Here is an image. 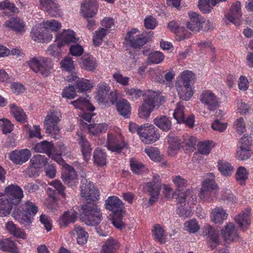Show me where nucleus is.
Instances as JSON below:
<instances>
[{
    "label": "nucleus",
    "mask_w": 253,
    "mask_h": 253,
    "mask_svg": "<svg viewBox=\"0 0 253 253\" xmlns=\"http://www.w3.org/2000/svg\"><path fill=\"white\" fill-rule=\"evenodd\" d=\"M95 201H89L82 207L80 219L87 225L96 226L102 219L100 210Z\"/></svg>",
    "instance_id": "nucleus-1"
},
{
    "label": "nucleus",
    "mask_w": 253,
    "mask_h": 253,
    "mask_svg": "<svg viewBox=\"0 0 253 253\" xmlns=\"http://www.w3.org/2000/svg\"><path fill=\"white\" fill-rule=\"evenodd\" d=\"M29 67L36 73H39L44 77L51 73L52 65L51 61L43 57H34L27 61Z\"/></svg>",
    "instance_id": "nucleus-2"
},
{
    "label": "nucleus",
    "mask_w": 253,
    "mask_h": 253,
    "mask_svg": "<svg viewBox=\"0 0 253 253\" xmlns=\"http://www.w3.org/2000/svg\"><path fill=\"white\" fill-rule=\"evenodd\" d=\"M161 187L162 182L159 175L157 174L154 175L152 181L146 184L144 189L149 192L150 196L148 201L150 206H152L157 201Z\"/></svg>",
    "instance_id": "nucleus-3"
},
{
    "label": "nucleus",
    "mask_w": 253,
    "mask_h": 253,
    "mask_svg": "<svg viewBox=\"0 0 253 253\" xmlns=\"http://www.w3.org/2000/svg\"><path fill=\"white\" fill-rule=\"evenodd\" d=\"M3 194L6 197L4 198L15 206L19 205L23 197L22 189L17 185L11 184L6 187Z\"/></svg>",
    "instance_id": "nucleus-4"
},
{
    "label": "nucleus",
    "mask_w": 253,
    "mask_h": 253,
    "mask_svg": "<svg viewBox=\"0 0 253 253\" xmlns=\"http://www.w3.org/2000/svg\"><path fill=\"white\" fill-rule=\"evenodd\" d=\"M137 32L136 29H133L127 32L125 38L126 44L134 48H140L147 41V38L143 35L134 36Z\"/></svg>",
    "instance_id": "nucleus-5"
},
{
    "label": "nucleus",
    "mask_w": 253,
    "mask_h": 253,
    "mask_svg": "<svg viewBox=\"0 0 253 253\" xmlns=\"http://www.w3.org/2000/svg\"><path fill=\"white\" fill-rule=\"evenodd\" d=\"M200 100L210 111H215L220 105L219 99L209 90L204 91L200 95Z\"/></svg>",
    "instance_id": "nucleus-6"
},
{
    "label": "nucleus",
    "mask_w": 253,
    "mask_h": 253,
    "mask_svg": "<svg viewBox=\"0 0 253 253\" xmlns=\"http://www.w3.org/2000/svg\"><path fill=\"white\" fill-rule=\"evenodd\" d=\"M217 188V186L215 182L209 180H205L200 193V198L203 201H212L213 197L216 195Z\"/></svg>",
    "instance_id": "nucleus-7"
},
{
    "label": "nucleus",
    "mask_w": 253,
    "mask_h": 253,
    "mask_svg": "<svg viewBox=\"0 0 253 253\" xmlns=\"http://www.w3.org/2000/svg\"><path fill=\"white\" fill-rule=\"evenodd\" d=\"M60 119L57 112H51L45 118L44 122V128L47 133L52 135L59 132V128L57 126Z\"/></svg>",
    "instance_id": "nucleus-8"
},
{
    "label": "nucleus",
    "mask_w": 253,
    "mask_h": 253,
    "mask_svg": "<svg viewBox=\"0 0 253 253\" xmlns=\"http://www.w3.org/2000/svg\"><path fill=\"white\" fill-rule=\"evenodd\" d=\"M143 101L153 108H158L165 100L160 92L152 90H147L143 94Z\"/></svg>",
    "instance_id": "nucleus-9"
},
{
    "label": "nucleus",
    "mask_w": 253,
    "mask_h": 253,
    "mask_svg": "<svg viewBox=\"0 0 253 253\" xmlns=\"http://www.w3.org/2000/svg\"><path fill=\"white\" fill-rule=\"evenodd\" d=\"M252 153L251 143L247 137H242L237 147L236 158L238 160L244 161L249 159Z\"/></svg>",
    "instance_id": "nucleus-10"
},
{
    "label": "nucleus",
    "mask_w": 253,
    "mask_h": 253,
    "mask_svg": "<svg viewBox=\"0 0 253 253\" xmlns=\"http://www.w3.org/2000/svg\"><path fill=\"white\" fill-rule=\"evenodd\" d=\"M61 178L70 187L76 186L79 183L76 171L72 167L67 164L63 168Z\"/></svg>",
    "instance_id": "nucleus-11"
},
{
    "label": "nucleus",
    "mask_w": 253,
    "mask_h": 253,
    "mask_svg": "<svg viewBox=\"0 0 253 253\" xmlns=\"http://www.w3.org/2000/svg\"><path fill=\"white\" fill-rule=\"evenodd\" d=\"M87 180L84 179L82 181V185L81 186V196L90 201H96L99 196L98 190L94 188V185L89 182L87 184Z\"/></svg>",
    "instance_id": "nucleus-12"
},
{
    "label": "nucleus",
    "mask_w": 253,
    "mask_h": 253,
    "mask_svg": "<svg viewBox=\"0 0 253 253\" xmlns=\"http://www.w3.org/2000/svg\"><path fill=\"white\" fill-rule=\"evenodd\" d=\"M203 234L207 236L208 246L211 250L215 249L219 245V232L209 224L203 228Z\"/></svg>",
    "instance_id": "nucleus-13"
},
{
    "label": "nucleus",
    "mask_w": 253,
    "mask_h": 253,
    "mask_svg": "<svg viewBox=\"0 0 253 253\" xmlns=\"http://www.w3.org/2000/svg\"><path fill=\"white\" fill-rule=\"evenodd\" d=\"M168 142L169 144L168 153L170 156L175 155L180 148L184 147L182 137L179 138L172 132L169 133L168 136Z\"/></svg>",
    "instance_id": "nucleus-14"
},
{
    "label": "nucleus",
    "mask_w": 253,
    "mask_h": 253,
    "mask_svg": "<svg viewBox=\"0 0 253 253\" xmlns=\"http://www.w3.org/2000/svg\"><path fill=\"white\" fill-rule=\"evenodd\" d=\"M242 16L241 2L237 1L232 4L229 12L226 15V18L230 22L238 25L240 24V19Z\"/></svg>",
    "instance_id": "nucleus-15"
},
{
    "label": "nucleus",
    "mask_w": 253,
    "mask_h": 253,
    "mask_svg": "<svg viewBox=\"0 0 253 253\" xmlns=\"http://www.w3.org/2000/svg\"><path fill=\"white\" fill-rule=\"evenodd\" d=\"M42 9L46 11L51 16L61 15L58 4L55 0H39Z\"/></svg>",
    "instance_id": "nucleus-16"
},
{
    "label": "nucleus",
    "mask_w": 253,
    "mask_h": 253,
    "mask_svg": "<svg viewBox=\"0 0 253 253\" xmlns=\"http://www.w3.org/2000/svg\"><path fill=\"white\" fill-rule=\"evenodd\" d=\"M140 134L142 141L145 144H150L155 142L160 138L159 131L154 126H150L149 128H143Z\"/></svg>",
    "instance_id": "nucleus-17"
},
{
    "label": "nucleus",
    "mask_w": 253,
    "mask_h": 253,
    "mask_svg": "<svg viewBox=\"0 0 253 253\" xmlns=\"http://www.w3.org/2000/svg\"><path fill=\"white\" fill-rule=\"evenodd\" d=\"M96 0H85L81 5V11L85 18H92L97 11Z\"/></svg>",
    "instance_id": "nucleus-18"
},
{
    "label": "nucleus",
    "mask_w": 253,
    "mask_h": 253,
    "mask_svg": "<svg viewBox=\"0 0 253 253\" xmlns=\"http://www.w3.org/2000/svg\"><path fill=\"white\" fill-rule=\"evenodd\" d=\"M239 229L243 232L249 229L251 224L250 210L243 211L235 217Z\"/></svg>",
    "instance_id": "nucleus-19"
},
{
    "label": "nucleus",
    "mask_w": 253,
    "mask_h": 253,
    "mask_svg": "<svg viewBox=\"0 0 253 253\" xmlns=\"http://www.w3.org/2000/svg\"><path fill=\"white\" fill-rule=\"evenodd\" d=\"M31 152L28 149L12 151L9 156L10 159L15 164L22 165L27 162L31 157Z\"/></svg>",
    "instance_id": "nucleus-20"
},
{
    "label": "nucleus",
    "mask_w": 253,
    "mask_h": 253,
    "mask_svg": "<svg viewBox=\"0 0 253 253\" xmlns=\"http://www.w3.org/2000/svg\"><path fill=\"white\" fill-rule=\"evenodd\" d=\"M106 208L112 211L114 214L123 213V203L116 196H111L105 201Z\"/></svg>",
    "instance_id": "nucleus-21"
},
{
    "label": "nucleus",
    "mask_w": 253,
    "mask_h": 253,
    "mask_svg": "<svg viewBox=\"0 0 253 253\" xmlns=\"http://www.w3.org/2000/svg\"><path fill=\"white\" fill-rule=\"evenodd\" d=\"M168 27L169 30L176 34V40L178 41H182L189 38L191 35V33L185 28L180 27L178 23L174 21L169 22Z\"/></svg>",
    "instance_id": "nucleus-22"
},
{
    "label": "nucleus",
    "mask_w": 253,
    "mask_h": 253,
    "mask_svg": "<svg viewBox=\"0 0 253 253\" xmlns=\"http://www.w3.org/2000/svg\"><path fill=\"white\" fill-rule=\"evenodd\" d=\"M204 19L196 13H192L190 15V21L187 23V28L191 31L197 32L203 28Z\"/></svg>",
    "instance_id": "nucleus-23"
},
{
    "label": "nucleus",
    "mask_w": 253,
    "mask_h": 253,
    "mask_svg": "<svg viewBox=\"0 0 253 253\" xmlns=\"http://www.w3.org/2000/svg\"><path fill=\"white\" fill-rule=\"evenodd\" d=\"M221 234L225 241H233L239 237L234 224L231 222L228 223L224 228L221 230Z\"/></svg>",
    "instance_id": "nucleus-24"
},
{
    "label": "nucleus",
    "mask_w": 253,
    "mask_h": 253,
    "mask_svg": "<svg viewBox=\"0 0 253 253\" xmlns=\"http://www.w3.org/2000/svg\"><path fill=\"white\" fill-rule=\"evenodd\" d=\"M79 143L82 147V152L84 156V160L87 162L91 157L92 148L89 142L85 137L81 134H78Z\"/></svg>",
    "instance_id": "nucleus-25"
},
{
    "label": "nucleus",
    "mask_w": 253,
    "mask_h": 253,
    "mask_svg": "<svg viewBox=\"0 0 253 253\" xmlns=\"http://www.w3.org/2000/svg\"><path fill=\"white\" fill-rule=\"evenodd\" d=\"M176 87L180 98L183 100L187 101L193 95L191 85L185 84L181 82L180 84H176Z\"/></svg>",
    "instance_id": "nucleus-26"
},
{
    "label": "nucleus",
    "mask_w": 253,
    "mask_h": 253,
    "mask_svg": "<svg viewBox=\"0 0 253 253\" xmlns=\"http://www.w3.org/2000/svg\"><path fill=\"white\" fill-rule=\"evenodd\" d=\"M77 216V212L73 209L66 211L60 217L59 224L61 226L66 227L69 224L75 222Z\"/></svg>",
    "instance_id": "nucleus-27"
},
{
    "label": "nucleus",
    "mask_w": 253,
    "mask_h": 253,
    "mask_svg": "<svg viewBox=\"0 0 253 253\" xmlns=\"http://www.w3.org/2000/svg\"><path fill=\"white\" fill-rule=\"evenodd\" d=\"M110 90L109 85L105 83H101L97 86V94L95 98L97 101L105 103L108 101L107 96Z\"/></svg>",
    "instance_id": "nucleus-28"
},
{
    "label": "nucleus",
    "mask_w": 253,
    "mask_h": 253,
    "mask_svg": "<svg viewBox=\"0 0 253 253\" xmlns=\"http://www.w3.org/2000/svg\"><path fill=\"white\" fill-rule=\"evenodd\" d=\"M56 39L60 40L61 42H59L63 43L64 45L65 44H68L71 42L76 43L79 40L78 39L76 38L75 32L70 30H64L61 34L56 35Z\"/></svg>",
    "instance_id": "nucleus-29"
},
{
    "label": "nucleus",
    "mask_w": 253,
    "mask_h": 253,
    "mask_svg": "<svg viewBox=\"0 0 253 253\" xmlns=\"http://www.w3.org/2000/svg\"><path fill=\"white\" fill-rule=\"evenodd\" d=\"M228 214L222 208L216 207L212 210L211 219L216 224H221L227 218Z\"/></svg>",
    "instance_id": "nucleus-30"
},
{
    "label": "nucleus",
    "mask_w": 253,
    "mask_h": 253,
    "mask_svg": "<svg viewBox=\"0 0 253 253\" xmlns=\"http://www.w3.org/2000/svg\"><path fill=\"white\" fill-rule=\"evenodd\" d=\"M5 26L16 32H21L24 31V22L18 17L11 18L7 20L5 23Z\"/></svg>",
    "instance_id": "nucleus-31"
},
{
    "label": "nucleus",
    "mask_w": 253,
    "mask_h": 253,
    "mask_svg": "<svg viewBox=\"0 0 253 253\" xmlns=\"http://www.w3.org/2000/svg\"><path fill=\"white\" fill-rule=\"evenodd\" d=\"M117 109L119 114L125 118H128L130 115L131 107L129 103L126 99L119 100L116 104Z\"/></svg>",
    "instance_id": "nucleus-32"
},
{
    "label": "nucleus",
    "mask_w": 253,
    "mask_h": 253,
    "mask_svg": "<svg viewBox=\"0 0 253 253\" xmlns=\"http://www.w3.org/2000/svg\"><path fill=\"white\" fill-rule=\"evenodd\" d=\"M72 80L74 81L77 88L78 89V92H84L85 91L91 89L93 85L90 83V81L84 79H80L77 76H73Z\"/></svg>",
    "instance_id": "nucleus-33"
},
{
    "label": "nucleus",
    "mask_w": 253,
    "mask_h": 253,
    "mask_svg": "<svg viewBox=\"0 0 253 253\" xmlns=\"http://www.w3.org/2000/svg\"><path fill=\"white\" fill-rule=\"evenodd\" d=\"M21 206L24 214L29 219L34 216L38 212V207L30 201H25Z\"/></svg>",
    "instance_id": "nucleus-34"
},
{
    "label": "nucleus",
    "mask_w": 253,
    "mask_h": 253,
    "mask_svg": "<svg viewBox=\"0 0 253 253\" xmlns=\"http://www.w3.org/2000/svg\"><path fill=\"white\" fill-rule=\"evenodd\" d=\"M71 103L82 110L86 109L89 111H93L94 110V107L89 102L87 97H80L77 100L72 101Z\"/></svg>",
    "instance_id": "nucleus-35"
},
{
    "label": "nucleus",
    "mask_w": 253,
    "mask_h": 253,
    "mask_svg": "<svg viewBox=\"0 0 253 253\" xmlns=\"http://www.w3.org/2000/svg\"><path fill=\"white\" fill-rule=\"evenodd\" d=\"M119 248L120 244L118 241L114 238H110L102 246V253H114Z\"/></svg>",
    "instance_id": "nucleus-36"
},
{
    "label": "nucleus",
    "mask_w": 253,
    "mask_h": 253,
    "mask_svg": "<svg viewBox=\"0 0 253 253\" xmlns=\"http://www.w3.org/2000/svg\"><path fill=\"white\" fill-rule=\"evenodd\" d=\"M5 227L8 231L15 237L23 239L26 238V235L24 231L17 227L12 221L7 222L6 223Z\"/></svg>",
    "instance_id": "nucleus-37"
},
{
    "label": "nucleus",
    "mask_w": 253,
    "mask_h": 253,
    "mask_svg": "<svg viewBox=\"0 0 253 253\" xmlns=\"http://www.w3.org/2000/svg\"><path fill=\"white\" fill-rule=\"evenodd\" d=\"M226 0H199L198 7L204 13H209L211 11L212 6H214L220 1H225Z\"/></svg>",
    "instance_id": "nucleus-38"
},
{
    "label": "nucleus",
    "mask_w": 253,
    "mask_h": 253,
    "mask_svg": "<svg viewBox=\"0 0 253 253\" xmlns=\"http://www.w3.org/2000/svg\"><path fill=\"white\" fill-rule=\"evenodd\" d=\"M9 106L10 113L18 122L24 123L26 121V115L22 108L14 104H11Z\"/></svg>",
    "instance_id": "nucleus-39"
},
{
    "label": "nucleus",
    "mask_w": 253,
    "mask_h": 253,
    "mask_svg": "<svg viewBox=\"0 0 253 253\" xmlns=\"http://www.w3.org/2000/svg\"><path fill=\"white\" fill-rule=\"evenodd\" d=\"M47 163V158L44 155L37 154L30 160L31 167L35 169H41Z\"/></svg>",
    "instance_id": "nucleus-40"
},
{
    "label": "nucleus",
    "mask_w": 253,
    "mask_h": 253,
    "mask_svg": "<svg viewBox=\"0 0 253 253\" xmlns=\"http://www.w3.org/2000/svg\"><path fill=\"white\" fill-rule=\"evenodd\" d=\"M52 149V143L47 141H43L38 143L34 147V150L35 152L46 153L49 156L51 154Z\"/></svg>",
    "instance_id": "nucleus-41"
},
{
    "label": "nucleus",
    "mask_w": 253,
    "mask_h": 253,
    "mask_svg": "<svg viewBox=\"0 0 253 253\" xmlns=\"http://www.w3.org/2000/svg\"><path fill=\"white\" fill-rule=\"evenodd\" d=\"M177 200L178 203H194L196 201V196L194 192L190 190L186 192H181L178 194Z\"/></svg>",
    "instance_id": "nucleus-42"
},
{
    "label": "nucleus",
    "mask_w": 253,
    "mask_h": 253,
    "mask_svg": "<svg viewBox=\"0 0 253 253\" xmlns=\"http://www.w3.org/2000/svg\"><path fill=\"white\" fill-rule=\"evenodd\" d=\"M81 66L88 71H93L96 65V60L92 57L84 55L80 60Z\"/></svg>",
    "instance_id": "nucleus-43"
},
{
    "label": "nucleus",
    "mask_w": 253,
    "mask_h": 253,
    "mask_svg": "<svg viewBox=\"0 0 253 253\" xmlns=\"http://www.w3.org/2000/svg\"><path fill=\"white\" fill-rule=\"evenodd\" d=\"M154 124L164 131H168L171 128V123L166 116L156 118L154 120Z\"/></svg>",
    "instance_id": "nucleus-44"
},
{
    "label": "nucleus",
    "mask_w": 253,
    "mask_h": 253,
    "mask_svg": "<svg viewBox=\"0 0 253 253\" xmlns=\"http://www.w3.org/2000/svg\"><path fill=\"white\" fill-rule=\"evenodd\" d=\"M107 146L108 149L111 151L118 152H120L124 147L119 145L116 137L112 134L108 135Z\"/></svg>",
    "instance_id": "nucleus-45"
},
{
    "label": "nucleus",
    "mask_w": 253,
    "mask_h": 253,
    "mask_svg": "<svg viewBox=\"0 0 253 253\" xmlns=\"http://www.w3.org/2000/svg\"><path fill=\"white\" fill-rule=\"evenodd\" d=\"M14 205L3 198L0 199V215L6 216L8 215Z\"/></svg>",
    "instance_id": "nucleus-46"
},
{
    "label": "nucleus",
    "mask_w": 253,
    "mask_h": 253,
    "mask_svg": "<svg viewBox=\"0 0 253 253\" xmlns=\"http://www.w3.org/2000/svg\"><path fill=\"white\" fill-rule=\"evenodd\" d=\"M74 231L75 232L77 236L76 238L78 244L80 245H84L87 242L88 234L83 227H75Z\"/></svg>",
    "instance_id": "nucleus-47"
},
{
    "label": "nucleus",
    "mask_w": 253,
    "mask_h": 253,
    "mask_svg": "<svg viewBox=\"0 0 253 253\" xmlns=\"http://www.w3.org/2000/svg\"><path fill=\"white\" fill-rule=\"evenodd\" d=\"M144 152L154 161L160 162L162 159V155L158 148L149 147L144 150Z\"/></svg>",
    "instance_id": "nucleus-48"
},
{
    "label": "nucleus",
    "mask_w": 253,
    "mask_h": 253,
    "mask_svg": "<svg viewBox=\"0 0 253 253\" xmlns=\"http://www.w3.org/2000/svg\"><path fill=\"white\" fill-rule=\"evenodd\" d=\"M130 166L131 170L137 174H141L147 170V169L141 163L133 158L130 159Z\"/></svg>",
    "instance_id": "nucleus-49"
},
{
    "label": "nucleus",
    "mask_w": 253,
    "mask_h": 253,
    "mask_svg": "<svg viewBox=\"0 0 253 253\" xmlns=\"http://www.w3.org/2000/svg\"><path fill=\"white\" fill-rule=\"evenodd\" d=\"M107 125L106 124H94L88 126L89 132L92 135L98 134L107 130Z\"/></svg>",
    "instance_id": "nucleus-50"
},
{
    "label": "nucleus",
    "mask_w": 253,
    "mask_h": 253,
    "mask_svg": "<svg viewBox=\"0 0 253 253\" xmlns=\"http://www.w3.org/2000/svg\"><path fill=\"white\" fill-rule=\"evenodd\" d=\"M94 162L98 166L106 164V155L105 152L100 149H96L93 154Z\"/></svg>",
    "instance_id": "nucleus-51"
},
{
    "label": "nucleus",
    "mask_w": 253,
    "mask_h": 253,
    "mask_svg": "<svg viewBox=\"0 0 253 253\" xmlns=\"http://www.w3.org/2000/svg\"><path fill=\"white\" fill-rule=\"evenodd\" d=\"M154 110L152 107L146 104L143 101L138 108V116L142 119H147L149 117L151 112Z\"/></svg>",
    "instance_id": "nucleus-52"
},
{
    "label": "nucleus",
    "mask_w": 253,
    "mask_h": 253,
    "mask_svg": "<svg viewBox=\"0 0 253 253\" xmlns=\"http://www.w3.org/2000/svg\"><path fill=\"white\" fill-rule=\"evenodd\" d=\"M0 245L3 250L7 251L9 252L15 253L17 252V248L14 242L9 238L4 239L0 241Z\"/></svg>",
    "instance_id": "nucleus-53"
},
{
    "label": "nucleus",
    "mask_w": 253,
    "mask_h": 253,
    "mask_svg": "<svg viewBox=\"0 0 253 253\" xmlns=\"http://www.w3.org/2000/svg\"><path fill=\"white\" fill-rule=\"evenodd\" d=\"M218 169L222 175L228 176L233 171V167L227 162L220 161L218 163Z\"/></svg>",
    "instance_id": "nucleus-54"
},
{
    "label": "nucleus",
    "mask_w": 253,
    "mask_h": 253,
    "mask_svg": "<svg viewBox=\"0 0 253 253\" xmlns=\"http://www.w3.org/2000/svg\"><path fill=\"white\" fill-rule=\"evenodd\" d=\"M45 29L43 26L41 28H36L33 30L32 32V38L36 42H44L45 40V36L44 32Z\"/></svg>",
    "instance_id": "nucleus-55"
},
{
    "label": "nucleus",
    "mask_w": 253,
    "mask_h": 253,
    "mask_svg": "<svg viewBox=\"0 0 253 253\" xmlns=\"http://www.w3.org/2000/svg\"><path fill=\"white\" fill-rule=\"evenodd\" d=\"M248 178V174L245 168L240 167L238 168L236 173V179L238 182L242 185Z\"/></svg>",
    "instance_id": "nucleus-56"
},
{
    "label": "nucleus",
    "mask_w": 253,
    "mask_h": 253,
    "mask_svg": "<svg viewBox=\"0 0 253 253\" xmlns=\"http://www.w3.org/2000/svg\"><path fill=\"white\" fill-rule=\"evenodd\" d=\"M184 110V107L181 102L177 104V106L173 113V117L179 123L184 121V118L185 117Z\"/></svg>",
    "instance_id": "nucleus-57"
},
{
    "label": "nucleus",
    "mask_w": 253,
    "mask_h": 253,
    "mask_svg": "<svg viewBox=\"0 0 253 253\" xmlns=\"http://www.w3.org/2000/svg\"><path fill=\"white\" fill-rule=\"evenodd\" d=\"M152 230L153 236L154 238L158 240L161 243H165L164 238V230L160 224H155L154 225Z\"/></svg>",
    "instance_id": "nucleus-58"
},
{
    "label": "nucleus",
    "mask_w": 253,
    "mask_h": 253,
    "mask_svg": "<svg viewBox=\"0 0 253 253\" xmlns=\"http://www.w3.org/2000/svg\"><path fill=\"white\" fill-rule=\"evenodd\" d=\"M106 29L100 28L98 31H96L93 39V43L95 45L99 46L101 44L103 38L106 35Z\"/></svg>",
    "instance_id": "nucleus-59"
},
{
    "label": "nucleus",
    "mask_w": 253,
    "mask_h": 253,
    "mask_svg": "<svg viewBox=\"0 0 253 253\" xmlns=\"http://www.w3.org/2000/svg\"><path fill=\"white\" fill-rule=\"evenodd\" d=\"M180 205L178 206L176 210L177 213L180 217L186 218L190 215L191 211L188 206L185 203H179Z\"/></svg>",
    "instance_id": "nucleus-60"
},
{
    "label": "nucleus",
    "mask_w": 253,
    "mask_h": 253,
    "mask_svg": "<svg viewBox=\"0 0 253 253\" xmlns=\"http://www.w3.org/2000/svg\"><path fill=\"white\" fill-rule=\"evenodd\" d=\"M61 68L68 72H71L74 69L75 66L72 58L65 57L61 62Z\"/></svg>",
    "instance_id": "nucleus-61"
},
{
    "label": "nucleus",
    "mask_w": 253,
    "mask_h": 253,
    "mask_svg": "<svg viewBox=\"0 0 253 253\" xmlns=\"http://www.w3.org/2000/svg\"><path fill=\"white\" fill-rule=\"evenodd\" d=\"M195 78V74L191 71H184L181 74V79H180L177 83H184L188 85H191L190 82L192 81Z\"/></svg>",
    "instance_id": "nucleus-62"
},
{
    "label": "nucleus",
    "mask_w": 253,
    "mask_h": 253,
    "mask_svg": "<svg viewBox=\"0 0 253 253\" xmlns=\"http://www.w3.org/2000/svg\"><path fill=\"white\" fill-rule=\"evenodd\" d=\"M172 181L176 187L177 190L179 191L183 190L184 187H186L187 184V180L180 175L174 176Z\"/></svg>",
    "instance_id": "nucleus-63"
},
{
    "label": "nucleus",
    "mask_w": 253,
    "mask_h": 253,
    "mask_svg": "<svg viewBox=\"0 0 253 253\" xmlns=\"http://www.w3.org/2000/svg\"><path fill=\"white\" fill-rule=\"evenodd\" d=\"M212 143V141L209 140L205 142H200L198 145L199 152L203 155L209 154L211 151V145Z\"/></svg>",
    "instance_id": "nucleus-64"
}]
</instances>
